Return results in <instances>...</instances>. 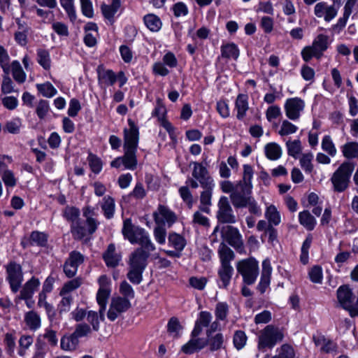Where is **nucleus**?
<instances>
[{"instance_id": "4c0bfd02", "label": "nucleus", "mask_w": 358, "mask_h": 358, "mask_svg": "<svg viewBox=\"0 0 358 358\" xmlns=\"http://www.w3.org/2000/svg\"><path fill=\"white\" fill-rule=\"evenodd\" d=\"M248 207L250 213L261 215V208L253 196H247V199L236 206L235 208H243Z\"/></svg>"}, {"instance_id": "603ef678", "label": "nucleus", "mask_w": 358, "mask_h": 358, "mask_svg": "<svg viewBox=\"0 0 358 358\" xmlns=\"http://www.w3.org/2000/svg\"><path fill=\"white\" fill-rule=\"evenodd\" d=\"M286 146L288 155L294 158H297L298 155L301 152L302 147L299 139H296L292 141H288L286 143Z\"/></svg>"}, {"instance_id": "09e8293b", "label": "nucleus", "mask_w": 358, "mask_h": 358, "mask_svg": "<svg viewBox=\"0 0 358 358\" xmlns=\"http://www.w3.org/2000/svg\"><path fill=\"white\" fill-rule=\"evenodd\" d=\"M38 91L45 97L51 98L57 94V89L49 82L43 84H37Z\"/></svg>"}, {"instance_id": "79ce46f5", "label": "nucleus", "mask_w": 358, "mask_h": 358, "mask_svg": "<svg viewBox=\"0 0 358 358\" xmlns=\"http://www.w3.org/2000/svg\"><path fill=\"white\" fill-rule=\"evenodd\" d=\"M13 77L18 83H23L26 80V73L23 71L20 62L15 60L11 64Z\"/></svg>"}, {"instance_id": "4d7b16f0", "label": "nucleus", "mask_w": 358, "mask_h": 358, "mask_svg": "<svg viewBox=\"0 0 358 358\" xmlns=\"http://www.w3.org/2000/svg\"><path fill=\"white\" fill-rule=\"evenodd\" d=\"M59 303L57 305V310L59 315L68 313L73 303L71 295H63Z\"/></svg>"}, {"instance_id": "f704fd0d", "label": "nucleus", "mask_w": 358, "mask_h": 358, "mask_svg": "<svg viewBox=\"0 0 358 358\" xmlns=\"http://www.w3.org/2000/svg\"><path fill=\"white\" fill-rule=\"evenodd\" d=\"M98 80L99 83L113 85L117 81L116 74L110 69H98Z\"/></svg>"}, {"instance_id": "2f4dec72", "label": "nucleus", "mask_w": 358, "mask_h": 358, "mask_svg": "<svg viewBox=\"0 0 358 358\" xmlns=\"http://www.w3.org/2000/svg\"><path fill=\"white\" fill-rule=\"evenodd\" d=\"M24 322L29 329L36 331L41 326L40 315L34 310H30L24 315Z\"/></svg>"}, {"instance_id": "ddd939ff", "label": "nucleus", "mask_w": 358, "mask_h": 358, "mask_svg": "<svg viewBox=\"0 0 358 358\" xmlns=\"http://www.w3.org/2000/svg\"><path fill=\"white\" fill-rule=\"evenodd\" d=\"M130 306L131 303L127 299L121 296L113 297L108 311V318L110 321L115 320L122 313L127 311Z\"/></svg>"}, {"instance_id": "b1692460", "label": "nucleus", "mask_w": 358, "mask_h": 358, "mask_svg": "<svg viewBox=\"0 0 358 358\" xmlns=\"http://www.w3.org/2000/svg\"><path fill=\"white\" fill-rule=\"evenodd\" d=\"M249 109L248 96L244 94H239L235 101V110H236V118L242 120L246 116Z\"/></svg>"}, {"instance_id": "69168bd1", "label": "nucleus", "mask_w": 358, "mask_h": 358, "mask_svg": "<svg viewBox=\"0 0 358 358\" xmlns=\"http://www.w3.org/2000/svg\"><path fill=\"white\" fill-rule=\"evenodd\" d=\"M308 275L313 282L318 284L322 283L323 273L321 266H314L312 267L308 272Z\"/></svg>"}, {"instance_id": "1a4fd4ad", "label": "nucleus", "mask_w": 358, "mask_h": 358, "mask_svg": "<svg viewBox=\"0 0 358 358\" xmlns=\"http://www.w3.org/2000/svg\"><path fill=\"white\" fill-rule=\"evenodd\" d=\"M153 220L157 225L171 227L178 220V216L169 206L159 204L152 213Z\"/></svg>"}, {"instance_id": "4be33fe9", "label": "nucleus", "mask_w": 358, "mask_h": 358, "mask_svg": "<svg viewBox=\"0 0 358 358\" xmlns=\"http://www.w3.org/2000/svg\"><path fill=\"white\" fill-rule=\"evenodd\" d=\"M212 315L208 311H201L195 322L194 327L192 331V336H199L203 327H208L212 320Z\"/></svg>"}, {"instance_id": "680f3d73", "label": "nucleus", "mask_w": 358, "mask_h": 358, "mask_svg": "<svg viewBox=\"0 0 358 358\" xmlns=\"http://www.w3.org/2000/svg\"><path fill=\"white\" fill-rule=\"evenodd\" d=\"M182 327L179 320L176 317H171L167 324V331L172 334L173 337L178 338L180 336V331Z\"/></svg>"}, {"instance_id": "c03bdc74", "label": "nucleus", "mask_w": 358, "mask_h": 358, "mask_svg": "<svg viewBox=\"0 0 358 358\" xmlns=\"http://www.w3.org/2000/svg\"><path fill=\"white\" fill-rule=\"evenodd\" d=\"M275 358H296L294 348L289 344H283L276 350Z\"/></svg>"}, {"instance_id": "a19ab883", "label": "nucleus", "mask_w": 358, "mask_h": 358, "mask_svg": "<svg viewBox=\"0 0 358 358\" xmlns=\"http://www.w3.org/2000/svg\"><path fill=\"white\" fill-rule=\"evenodd\" d=\"M101 209L106 218L110 219L113 217L115 212V201L113 198L110 196H104L101 204Z\"/></svg>"}, {"instance_id": "412c9836", "label": "nucleus", "mask_w": 358, "mask_h": 358, "mask_svg": "<svg viewBox=\"0 0 358 358\" xmlns=\"http://www.w3.org/2000/svg\"><path fill=\"white\" fill-rule=\"evenodd\" d=\"M234 273L232 266H220L217 270V285L221 289H227L230 285Z\"/></svg>"}, {"instance_id": "e433bc0d", "label": "nucleus", "mask_w": 358, "mask_h": 358, "mask_svg": "<svg viewBox=\"0 0 358 358\" xmlns=\"http://www.w3.org/2000/svg\"><path fill=\"white\" fill-rule=\"evenodd\" d=\"M264 215L272 226H278L281 222L280 214L274 205L267 206Z\"/></svg>"}, {"instance_id": "49530a36", "label": "nucleus", "mask_w": 358, "mask_h": 358, "mask_svg": "<svg viewBox=\"0 0 358 358\" xmlns=\"http://www.w3.org/2000/svg\"><path fill=\"white\" fill-rule=\"evenodd\" d=\"M144 23L152 31H157L160 29L162 22L160 19L153 14H148L144 17Z\"/></svg>"}, {"instance_id": "6ab92c4d", "label": "nucleus", "mask_w": 358, "mask_h": 358, "mask_svg": "<svg viewBox=\"0 0 358 358\" xmlns=\"http://www.w3.org/2000/svg\"><path fill=\"white\" fill-rule=\"evenodd\" d=\"M40 285L39 279L32 277L23 285L20 294L15 297V301L18 303L20 300L32 299L35 292L38 289Z\"/></svg>"}, {"instance_id": "2eb2a0df", "label": "nucleus", "mask_w": 358, "mask_h": 358, "mask_svg": "<svg viewBox=\"0 0 358 358\" xmlns=\"http://www.w3.org/2000/svg\"><path fill=\"white\" fill-rule=\"evenodd\" d=\"M221 234L223 239L232 247L239 249L243 247L242 236L238 229L231 225L221 227Z\"/></svg>"}, {"instance_id": "473e14b6", "label": "nucleus", "mask_w": 358, "mask_h": 358, "mask_svg": "<svg viewBox=\"0 0 358 358\" xmlns=\"http://www.w3.org/2000/svg\"><path fill=\"white\" fill-rule=\"evenodd\" d=\"M264 152L268 159L275 161L281 157L282 151L278 143L271 142L264 146Z\"/></svg>"}, {"instance_id": "37998d69", "label": "nucleus", "mask_w": 358, "mask_h": 358, "mask_svg": "<svg viewBox=\"0 0 358 358\" xmlns=\"http://www.w3.org/2000/svg\"><path fill=\"white\" fill-rule=\"evenodd\" d=\"M59 3L65 10L70 21L74 22L77 18L74 0H59Z\"/></svg>"}, {"instance_id": "c9c22d12", "label": "nucleus", "mask_w": 358, "mask_h": 358, "mask_svg": "<svg viewBox=\"0 0 358 358\" xmlns=\"http://www.w3.org/2000/svg\"><path fill=\"white\" fill-rule=\"evenodd\" d=\"M344 157L348 159L358 158V143L348 142L341 147Z\"/></svg>"}, {"instance_id": "8fccbe9b", "label": "nucleus", "mask_w": 358, "mask_h": 358, "mask_svg": "<svg viewBox=\"0 0 358 358\" xmlns=\"http://www.w3.org/2000/svg\"><path fill=\"white\" fill-rule=\"evenodd\" d=\"M48 242V236L38 231H33L30 236V243L32 245L44 247Z\"/></svg>"}, {"instance_id": "bb28decb", "label": "nucleus", "mask_w": 358, "mask_h": 358, "mask_svg": "<svg viewBox=\"0 0 358 358\" xmlns=\"http://www.w3.org/2000/svg\"><path fill=\"white\" fill-rule=\"evenodd\" d=\"M136 149L124 148V155L122 157L125 169L134 170L136 168Z\"/></svg>"}, {"instance_id": "a18cd8bd", "label": "nucleus", "mask_w": 358, "mask_h": 358, "mask_svg": "<svg viewBox=\"0 0 358 358\" xmlns=\"http://www.w3.org/2000/svg\"><path fill=\"white\" fill-rule=\"evenodd\" d=\"M312 46L321 56L322 52L328 48V36L324 34H319L313 41Z\"/></svg>"}, {"instance_id": "a211bd4d", "label": "nucleus", "mask_w": 358, "mask_h": 358, "mask_svg": "<svg viewBox=\"0 0 358 358\" xmlns=\"http://www.w3.org/2000/svg\"><path fill=\"white\" fill-rule=\"evenodd\" d=\"M153 251L154 250H148L143 248L136 249L129 257V267L145 270L147 266V260L150 253Z\"/></svg>"}, {"instance_id": "4468645a", "label": "nucleus", "mask_w": 358, "mask_h": 358, "mask_svg": "<svg viewBox=\"0 0 358 358\" xmlns=\"http://www.w3.org/2000/svg\"><path fill=\"white\" fill-rule=\"evenodd\" d=\"M84 262V256L78 251L73 250L69 253V257L64 264V272L68 278L73 277L78 266Z\"/></svg>"}, {"instance_id": "bf43d9fd", "label": "nucleus", "mask_w": 358, "mask_h": 358, "mask_svg": "<svg viewBox=\"0 0 358 358\" xmlns=\"http://www.w3.org/2000/svg\"><path fill=\"white\" fill-rule=\"evenodd\" d=\"M34 341L33 337L28 335H23L19 340L20 349L18 354L20 357H24L26 350L32 345Z\"/></svg>"}, {"instance_id": "aec40b11", "label": "nucleus", "mask_w": 358, "mask_h": 358, "mask_svg": "<svg viewBox=\"0 0 358 358\" xmlns=\"http://www.w3.org/2000/svg\"><path fill=\"white\" fill-rule=\"evenodd\" d=\"M208 344L206 339L192 336L190 340L181 347V352L185 355H192L203 349Z\"/></svg>"}, {"instance_id": "f3484780", "label": "nucleus", "mask_w": 358, "mask_h": 358, "mask_svg": "<svg viewBox=\"0 0 358 358\" xmlns=\"http://www.w3.org/2000/svg\"><path fill=\"white\" fill-rule=\"evenodd\" d=\"M338 8L334 4L329 5L325 1H320L314 7V14L319 18H323L325 22H329L336 17Z\"/></svg>"}, {"instance_id": "20e7f679", "label": "nucleus", "mask_w": 358, "mask_h": 358, "mask_svg": "<svg viewBox=\"0 0 358 358\" xmlns=\"http://www.w3.org/2000/svg\"><path fill=\"white\" fill-rule=\"evenodd\" d=\"M354 169L355 166L352 164L345 162L334 171L330 178L332 189L334 192H343L349 187Z\"/></svg>"}, {"instance_id": "72a5a7b5", "label": "nucleus", "mask_w": 358, "mask_h": 358, "mask_svg": "<svg viewBox=\"0 0 358 358\" xmlns=\"http://www.w3.org/2000/svg\"><path fill=\"white\" fill-rule=\"evenodd\" d=\"M168 243L169 246L181 252L186 245V240L179 234L171 232L168 236Z\"/></svg>"}, {"instance_id": "3c124183", "label": "nucleus", "mask_w": 358, "mask_h": 358, "mask_svg": "<svg viewBox=\"0 0 358 358\" xmlns=\"http://www.w3.org/2000/svg\"><path fill=\"white\" fill-rule=\"evenodd\" d=\"M298 129L297 126L292 124L289 120H285L282 122L278 134L280 136H289L295 134L298 131Z\"/></svg>"}, {"instance_id": "864d4df0", "label": "nucleus", "mask_w": 358, "mask_h": 358, "mask_svg": "<svg viewBox=\"0 0 358 358\" xmlns=\"http://www.w3.org/2000/svg\"><path fill=\"white\" fill-rule=\"evenodd\" d=\"M313 154L312 152L304 153L301 155L299 162L301 168L306 173H311L313 169L312 161L313 159Z\"/></svg>"}, {"instance_id": "dca6fc26", "label": "nucleus", "mask_w": 358, "mask_h": 358, "mask_svg": "<svg viewBox=\"0 0 358 358\" xmlns=\"http://www.w3.org/2000/svg\"><path fill=\"white\" fill-rule=\"evenodd\" d=\"M129 129H124V148H138L139 132L138 127L130 119L128 120Z\"/></svg>"}, {"instance_id": "9b49d317", "label": "nucleus", "mask_w": 358, "mask_h": 358, "mask_svg": "<svg viewBox=\"0 0 358 358\" xmlns=\"http://www.w3.org/2000/svg\"><path fill=\"white\" fill-rule=\"evenodd\" d=\"M305 108V102L299 97L287 99L284 104L286 117L292 121L299 120L301 113Z\"/></svg>"}, {"instance_id": "a878e982", "label": "nucleus", "mask_w": 358, "mask_h": 358, "mask_svg": "<svg viewBox=\"0 0 358 358\" xmlns=\"http://www.w3.org/2000/svg\"><path fill=\"white\" fill-rule=\"evenodd\" d=\"M103 260L108 267H115L119 264L121 257L115 252L114 244H110L103 255Z\"/></svg>"}, {"instance_id": "ea45409f", "label": "nucleus", "mask_w": 358, "mask_h": 358, "mask_svg": "<svg viewBox=\"0 0 358 358\" xmlns=\"http://www.w3.org/2000/svg\"><path fill=\"white\" fill-rule=\"evenodd\" d=\"M71 231L75 239H82L87 235L86 225L80 220L71 225Z\"/></svg>"}, {"instance_id": "5701e85b", "label": "nucleus", "mask_w": 358, "mask_h": 358, "mask_svg": "<svg viewBox=\"0 0 358 358\" xmlns=\"http://www.w3.org/2000/svg\"><path fill=\"white\" fill-rule=\"evenodd\" d=\"M313 340L315 345L320 347V351L322 352L331 353L336 351L337 345L323 335L320 334L313 336Z\"/></svg>"}, {"instance_id": "13d9d810", "label": "nucleus", "mask_w": 358, "mask_h": 358, "mask_svg": "<svg viewBox=\"0 0 358 358\" xmlns=\"http://www.w3.org/2000/svg\"><path fill=\"white\" fill-rule=\"evenodd\" d=\"M64 217L71 224L79 220L80 210L78 208L72 206H66L64 210Z\"/></svg>"}, {"instance_id": "9d476101", "label": "nucleus", "mask_w": 358, "mask_h": 358, "mask_svg": "<svg viewBox=\"0 0 358 358\" xmlns=\"http://www.w3.org/2000/svg\"><path fill=\"white\" fill-rule=\"evenodd\" d=\"M218 210L216 217L219 222L223 224H234L237 222L236 216L229 203V199L225 196H222L217 203Z\"/></svg>"}, {"instance_id": "e2e57ef3", "label": "nucleus", "mask_w": 358, "mask_h": 358, "mask_svg": "<svg viewBox=\"0 0 358 358\" xmlns=\"http://www.w3.org/2000/svg\"><path fill=\"white\" fill-rule=\"evenodd\" d=\"M143 271L144 270H141L139 268L129 267V271L127 273V278L133 284L138 285L143 280L142 274Z\"/></svg>"}, {"instance_id": "052dcab7", "label": "nucleus", "mask_w": 358, "mask_h": 358, "mask_svg": "<svg viewBox=\"0 0 358 358\" xmlns=\"http://www.w3.org/2000/svg\"><path fill=\"white\" fill-rule=\"evenodd\" d=\"M38 62L45 69H49L50 67V56L48 50L39 49L37 50Z\"/></svg>"}, {"instance_id": "423d86ee", "label": "nucleus", "mask_w": 358, "mask_h": 358, "mask_svg": "<svg viewBox=\"0 0 358 358\" xmlns=\"http://www.w3.org/2000/svg\"><path fill=\"white\" fill-rule=\"evenodd\" d=\"M99 285V290L96 294V301L99 306V315L101 321L104 320V313L106 308L108 299L110 294V279L106 275H101L98 279Z\"/></svg>"}, {"instance_id": "39448f33", "label": "nucleus", "mask_w": 358, "mask_h": 358, "mask_svg": "<svg viewBox=\"0 0 358 358\" xmlns=\"http://www.w3.org/2000/svg\"><path fill=\"white\" fill-rule=\"evenodd\" d=\"M236 268L246 285H253L259 274V262L255 257L241 259L236 263Z\"/></svg>"}, {"instance_id": "f257e3e1", "label": "nucleus", "mask_w": 358, "mask_h": 358, "mask_svg": "<svg viewBox=\"0 0 358 358\" xmlns=\"http://www.w3.org/2000/svg\"><path fill=\"white\" fill-rule=\"evenodd\" d=\"M242 179L232 182L225 180L221 182V189L223 192L230 194V199L234 207L251 196L252 192L253 169L249 164H244Z\"/></svg>"}, {"instance_id": "f8f14e48", "label": "nucleus", "mask_w": 358, "mask_h": 358, "mask_svg": "<svg viewBox=\"0 0 358 358\" xmlns=\"http://www.w3.org/2000/svg\"><path fill=\"white\" fill-rule=\"evenodd\" d=\"M192 177L199 182L203 189H213L215 187L213 179L202 164L194 162Z\"/></svg>"}, {"instance_id": "cd10ccee", "label": "nucleus", "mask_w": 358, "mask_h": 358, "mask_svg": "<svg viewBox=\"0 0 358 358\" xmlns=\"http://www.w3.org/2000/svg\"><path fill=\"white\" fill-rule=\"evenodd\" d=\"M299 222L308 231H313L317 224L316 219L308 210H303L299 213Z\"/></svg>"}, {"instance_id": "c85d7f7f", "label": "nucleus", "mask_w": 358, "mask_h": 358, "mask_svg": "<svg viewBox=\"0 0 358 358\" xmlns=\"http://www.w3.org/2000/svg\"><path fill=\"white\" fill-rule=\"evenodd\" d=\"M218 255L220 260V266H231L230 262L232 261L235 255L231 249L224 243H221L218 249Z\"/></svg>"}, {"instance_id": "393cba45", "label": "nucleus", "mask_w": 358, "mask_h": 358, "mask_svg": "<svg viewBox=\"0 0 358 358\" xmlns=\"http://www.w3.org/2000/svg\"><path fill=\"white\" fill-rule=\"evenodd\" d=\"M120 6V0H112L111 4H103L101 7L103 15L111 24L115 22V15Z\"/></svg>"}, {"instance_id": "de8ad7c7", "label": "nucleus", "mask_w": 358, "mask_h": 358, "mask_svg": "<svg viewBox=\"0 0 358 358\" xmlns=\"http://www.w3.org/2000/svg\"><path fill=\"white\" fill-rule=\"evenodd\" d=\"M78 343V340L72 334L70 336H63L61 339L60 345L62 350L66 351L74 350Z\"/></svg>"}, {"instance_id": "c756f323", "label": "nucleus", "mask_w": 358, "mask_h": 358, "mask_svg": "<svg viewBox=\"0 0 358 358\" xmlns=\"http://www.w3.org/2000/svg\"><path fill=\"white\" fill-rule=\"evenodd\" d=\"M221 57L236 60L240 55L238 46L234 43H228L221 46Z\"/></svg>"}, {"instance_id": "338daca9", "label": "nucleus", "mask_w": 358, "mask_h": 358, "mask_svg": "<svg viewBox=\"0 0 358 358\" xmlns=\"http://www.w3.org/2000/svg\"><path fill=\"white\" fill-rule=\"evenodd\" d=\"M166 109L160 99H157L155 109L152 113L153 117H157L159 122L165 119Z\"/></svg>"}, {"instance_id": "7ed1b4c3", "label": "nucleus", "mask_w": 358, "mask_h": 358, "mask_svg": "<svg viewBox=\"0 0 358 358\" xmlns=\"http://www.w3.org/2000/svg\"><path fill=\"white\" fill-rule=\"evenodd\" d=\"M283 338L284 333L282 329L271 324L267 325L260 331L257 337V350L259 352L272 350Z\"/></svg>"}, {"instance_id": "7c9ffc66", "label": "nucleus", "mask_w": 358, "mask_h": 358, "mask_svg": "<svg viewBox=\"0 0 358 358\" xmlns=\"http://www.w3.org/2000/svg\"><path fill=\"white\" fill-rule=\"evenodd\" d=\"M47 293L39 292L37 306L45 309L48 319L51 321L54 319L56 313L53 306L47 301Z\"/></svg>"}, {"instance_id": "0eeeda50", "label": "nucleus", "mask_w": 358, "mask_h": 358, "mask_svg": "<svg viewBox=\"0 0 358 358\" xmlns=\"http://www.w3.org/2000/svg\"><path fill=\"white\" fill-rule=\"evenodd\" d=\"M337 299L341 307L348 310L351 317L358 316L357 301L355 302V297L348 286L343 285L338 289Z\"/></svg>"}, {"instance_id": "0e129e2a", "label": "nucleus", "mask_w": 358, "mask_h": 358, "mask_svg": "<svg viewBox=\"0 0 358 358\" xmlns=\"http://www.w3.org/2000/svg\"><path fill=\"white\" fill-rule=\"evenodd\" d=\"M9 61L10 57L7 50L2 45H0V66L6 74L9 73Z\"/></svg>"}, {"instance_id": "774afa93", "label": "nucleus", "mask_w": 358, "mask_h": 358, "mask_svg": "<svg viewBox=\"0 0 358 358\" xmlns=\"http://www.w3.org/2000/svg\"><path fill=\"white\" fill-rule=\"evenodd\" d=\"M80 281L78 279L71 280L65 283L60 290L59 295H69V294L80 286Z\"/></svg>"}, {"instance_id": "58836bf2", "label": "nucleus", "mask_w": 358, "mask_h": 358, "mask_svg": "<svg viewBox=\"0 0 358 358\" xmlns=\"http://www.w3.org/2000/svg\"><path fill=\"white\" fill-rule=\"evenodd\" d=\"M321 148L324 152L331 157H334L337 154L336 145L329 135L323 136L321 142Z\"/></svg>"}, {"instance_id": "6e6552de", "label": "nucleus", "mask_w": 358, "mask_h": 358, "mask_svg": "<svg viewBox=\"0 0 358 358\" xmlns=\"http://www.w3.org/2000/svg\"><path fill=\"white\" fill-rule=\"evenodd\" d=\"M6 277L10 290L17 293L22 287L24 280L22 266L15 262H11L6 266Z\"/></svg>"}, {"instance_id": "f03ea898", "label": "nucleus", "mask_w": 358, "mask_h": 358, "mask_svg": "<svg viewBox=\"0 0 358 358\" xmlns=\"http://www.w3.org/2000/svg\"><path fill=\"white\" fill-rule=\"evenodd\" d=\"M122 233L124 238L131 244H138L148 250H155L156 247L152 243L148 231L144 228L134 225L131 219H126L123 222Z\"/></svg>"}, {"instance_id": "6e6d98bb", "label": "nucleus", "mask_w": 358, "mask_h": 358, "mask_svg": "<svg viewBox=\"0 0 358 358\" xmlns=\"http://www.w3.org/2000/svg\"><path fill=\"white\" fill-rule=\"evenodd\" d=\"M248 337L243 331H236L233 338V343L234 347L240 350L243 349L246 345Z\"/></svg>"}, {"instance_id": "5fc2aeb1", "label": "nucleus", "mask_w": 358, "mask_h": 358, "mask_svg": "<svg viewBox=\"0 0 358 358\" xmlns=\"http://www.w3.org/2000/svg\"><path fill=\"white\" fill-rule=\"evenodd\" d=\"M229 313V306L226 302H219L215 308V315L217 320H226Z\"/></svg>"}]
</instances>
